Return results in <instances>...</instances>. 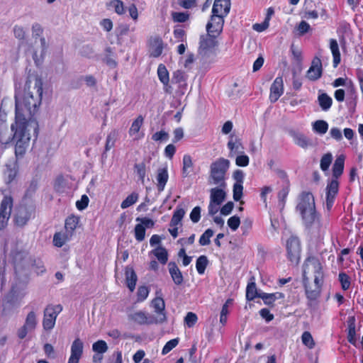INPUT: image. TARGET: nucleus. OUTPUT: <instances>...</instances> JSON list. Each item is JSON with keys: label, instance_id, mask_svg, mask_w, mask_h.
I'll use <instances>...</instances> for the list:
<instances>
[{"label": "nucleus", "instance_id": "nucleus-37", "mask_svg": "<svg viewBox=\"0 0 363 363\" xmlns=\"http://www.w3.org/2000/svg\"><path fill=\"white\" fill-rule=\"evenodd\" d=\"M40 48H41L40 56L38 57L36 52H35L33 55V58L35 62V65L37 67L40 65V64L42 61V59H43V56L45 53L47 48H48V44H47L46 40L44 37H43V36L40 37Z\"/></svg>", "mask_w": 363, "mask_h": 363}, {"label": "nucleus", "instance_id": "nucleus-46", "mask_svg": "<svg viewBox=\"0 0 363 363\" xmlns=\"http://www.w3.org/2000/svg\"><path fill=\"white\" fill-rule=\"evenodd\" d=\"M92 350L96 353L103 354L108 350V345L104 340H100L92 345Z\"/></svg>", "mask_w": 363, "mask_h": 363}, {"label": "nucleus", "instance_id": "nucleus-31", "mask_svg": "<svg viewBox=\"0 0 363 363\" xmlns=\"http://www.w3.org/2000/svg\"><path fill=\"white\" fill-rule=\"evenodd\" d=\"M294 141L296 145L303 149H308L313 145L312 140L303 133L295 134L294 135Z\"/></svg>", "mask_w": 363, "mask_h": 363}, {"label": "nucleus", "instance_id": "nucleus-53", "mask_svg": "<svg viewBox=\"0 0 363 363\" xmlns=\"http://www.w3.org/2000/svg\"><path fill=\"white\" fill-rule=\"evenodd\" d=\"M242 191H243L242 184L235 183L233 185V197L235 201H238L241 199L242 194H243Z\"/></svg>", "mask_w": 363, "mask_h": 363}, {"label": "nucleus", "instance_id": "nucleus-11", "mask_svg": "<svg viewBox=\"0 0 363 363\" xmlns=\"http://www.w3.org/2000/svg\"><path fill=\"white\" fill-rule=\"evenodd\" d=\"M128 320L140 325L157 324L156 317L143 311H138L130 313L128 314Z\"/></svg>", "mask_w": 363, "mask_h": 363}, {"label": "nucleus", "instance_id": "nucleus-62", "mask_svg": "<svg viewBox=\"0 0 363 363\" xmlns=\"http://www.w3.org/2000/svg\"><path fill=\"white\" fill-rule=\"evenodd\" d=\"M177 256L182 259V264L184 267L188 266L192 260V257L186 255V250L184 247L179 250Z\"/></svg>", "mask_w": 363, "mask_h": 363}, {"label": "nucleus", "instance_id": "nucleus-19", "mask_svg": "<svg viewBox=\"0 0 363 363\" xmlns=\"http://www.w3.org/2000/svg\"><path fill=\"white\" fill-rule=\"evenodd\" d=\"M169 179V174L167 167H160L157 170L156 180H157V189L159 192L164 191V187Z\"/></svg>", "mask_w": 363, "mask_h": 363}, {"label": "nucleus", "instance_id": "nucleus-45", "mask_svg": "<svg viewBox=\"0 0 363 363\" xmlns=\"http://www.w3.org/2000/svg\"><path fill=\"white\" fill-rule=\"evenodd\" d=\"M135 173L139 177V179L143 182L146 176V166L145 162L136 163L134 165Z\"/></svg>", "mask_w": 363, "mask_h": 363}, {"label": "nucleus", "instance_id": "nucleus-6", "mask_svg": "<svg viewBox=\"0 0 363 363\" xmlns=\"http://www.w3.org/2000/svg\"><path fill=\"white\" fill-rule=\"evenodd\" d=\"M61 304H48L45 310L43 319V327L45 330H51L55 325L58 315L62 311Z\"/></svg>", "mask_w": 363, "mask_h": 363}, {"label": "nucleus", "instance_id": "nucleus-13", "mask_svg": "<svg viewBox=\"0 0 363 363\" xmlns=\"http://www.w3.org/2000/svg\"><path fill=\"white\" fill-rule=\"evenodd\" d=\"M225 17L212 13L210 21L206 24V31L208 33L218 35L223 30Z\"/></svg>", "mask_w": 363, "mask_h": 363}, {"label": "nucleus", "instance_id": "nucleus-16", "mask_svg": "<svg viewBox=\"0 0 363 363\" xmlns=\"http://www.w3.org/2000/svg\"><path fill=\"white\" fill-rule=\"evenodd\" d=\"M283 94V78L282 76H278L271 85L269 99L272 103H275Z\"/></svg>", "mask_w": 363, "mask_h": 363}, {"label": "nucleus", "instance_id": "nucleus-27", "mask_svg": "<svg viewBox=\"0 0 363 363\" xmlns=\"http://www.w3.org/2000/svg\"><path fill=\"white\" fill-rule=\"evenodd\" d=\"M345 157L343 155L338 156L333 165V177L332 179H338L343 173L345 167Z\"/></svg>", "mask_w": 363, "mask_h": 363}, {"label": "nucleus", "instance_id": "nucleus-40", "mask_svg": "<svg viewBox=\"0 0 363 363\" xmlns=\"http://www.w3.org/2000/svg\"><path fill=\"white\" fill-rule=\"evenodd\" d=\"M313 130L320 135H323L327 133L328 130V124L325 121L318 120L313 124Z\"/></svg>", "mask_w": 363, "mask_h": 363}, {"label": "nucleus", "instance_id": "nucleus-50", "mask_svg": "<svg viewBox=\"0 0 363 363\" xmlns=\"http://www.w3.org/2000/svg\"><path fill=\"white\" fill-rule=\"evenodd\" d=\"M108 6L113 8L115 12L119 15L124 13V5L121 0H112L108 3Z\"/></svg>", "mask_w": 363, "mask_h": 363}, {"label": "nucleus", "instance_id": "nucleus-48", "mask_svg": "<svg viewBox=\"0 0 363 363\" xmlns=\"http://www.w3.org/2000/svg\"><path fill=\"white\" fill-rule=\"evenodd\" d=\"M135 238L137 241L141 242L145 238V226L140 223L135 225Z\"/></svg>", "mask_w": 363, "mask_h": 363}, {"label": "nucleus", "instance_id": "nucleus-44", "mask_svg": "<svg viewBox=\"0 0 363 363\" xmlns=\"http://www.w3.org/2000/svg\"><path fill=\"white\" fill-rule=\"evenodd\" d=\"M213 234L214 232L212 229L208 228L206 230L199 238V244L201 246L208 245L211 243L210 239L213 235Z\"/></svg>", "mask_w": 363, "mask_h": 363}, {"label": "nucleus", "instance_id": "nucleus-4", "mask_svg": "<svg viewBox=\"0 0 363 363\" xmlns=\"http://www.w3.org/2000/svg\"><path fill=\"white\" fill-rule=\"evenodd\" d=\"M302 277L306 298L316 301L320 296L324 283L323 269L318 257L310 256L305 259Z\"/></svg>", "mask_w": 363, "mask_h": 363}, {"label": "nucleus", "instance_id": "nucleus-33", "mask_svg": "<svg viewBox=\"0 0 363 363\" xmlns=\"http://www.w3.org/2000/svg\"><path fill=\"white\" fill-rule=\"evenodd\" d=\"M330 49L333 55V65L334 67H336L340 62V53L339 50V45L335 39L330 40Z\"/></svg>", "mask_w": 363, "mask_h": 363}, {"label": "nucleus", "instance_id": "nucleus-12", "mask_svg": "<svg viewBox=\"0 0 363 363\" xmlns=\"http://www.w3.org/2000/svg\"><path fill=\"white\" fill-rule=\"evenodd\" d=\"M326 206L330 211L335 203V198L337 197L339 191V182L338 179H332L329 181L326 186Z\"/></svg>", "mask_w": 363, "mask_h": 363}, {"label": "nucleus", "instance_id": "nucleus-22", "mask_svg": "<svg viewBox=\"0 0 363 363\" xmlns=\"http://www.w3.org/2000/svg\"><path fill=\"white\" fill-rule=\"evenodd\" d=\"M169 273L174 283L176 285H182L184 282L182 273L175 262L168 263Z\"/></svg>", "mask_w": 363, "mask_h": 363}, {"label": "nucleus", "instance_id": "nucleus-21", "mask_svg": "<svg viewBox=\"0 0 363 363\" xmlns=\"http://www.w3.org/2000/svg\"><path fill=\"white\" fill-rule=\"evenodd\" d=\"M228 148L230 150L229 157H233L235 155H238L244 152V147L241 143V140L234 138L232 135L228 142Z\"/></svg>", "mask_w": 363, "mask_h": 363}, {"label": "nucleus", "instance_id": "nucleus-7", "mask_svg": "<svg viewBox=\"0 0 363 363\" xmlns=\"http://www.w3.org/2000/svg\"><path fill=\"white\" fill-rule=\"evenodd\" d=\"M218 35L212 33L201 35L199 55L203 59L208 57L211 55L214 54V49L217 46L218 42L216 38Z\"/></svg>", "mask_w": 363, "mask_h": 363}, {"label": "nucleus", "instance_id": "nucleus-25", "mask_svg": "<svg viewBox=\"0 0 363 363\" xmlns=\"http://www.w3.org/2000/svg\"><path fill=\"white\" fill-rule=\"evenodd\" d=\"M72 238L73 237L65 230V232H56L53 235V245L57 247H62L67 242L70 241Z\"/></svg>", "mask_w": 363, "mask_h": 363}, {"label": "nucleus", "instance_id": "nucleus-59", "mask_svg": "<svg viewBox=\"0 0 363 363\" xmlns=\"http://www.w3.org/2000/svg\"><path fill=\"white\" fill-rule=\"evenodd\" d=\"M323 69H308L306 77L311 81H315L321 77Z\"/></svg>", "mask_w": 363, "mask_h": 363}, {"label": "nucleus", "instance_id": "nucleus-47", "mask_svg": "<svg viewBox=\"0 0 363 363\" xmlns=\"http://www.w3.org/2000/svg\"><path fill=\"white\" fill-rule=\"evenodd\" d=\"M338 279L344 291L350 289L351 285L350 277L345 272H340L338 276Z\"/></svg>", "mask_w": 363, "mask_h": 363}, {"label": "nucleus", "instance_id": "nucleus-26", "mask_svg": "<svg viewBox=\"0 0 363 363\" xmlns=\"http://www.w3.org/2000/svg\"><path fill=\"white\" fill-rule=\"evenodd\" d=\"M125 282L127 287L133 292L136 286L138 277L132 267H126L125 269Z\"/></svg>", "mask_w": 363, "mask_h": 363}, {"label": "nucleus", "instance_id": "nucleus-15", "mask_svg": "<svg viewBox=\"0 0 363 363\" xmlns=\"http://www.w3.org/2000/svg\"><path fill=\"white\" fill-rule=\"evenodd\" d=\"M152 307L154 308L155 313L157 315V323H163L167 321V315L165 312V303L162 297H155L152 301Z\"/></svg>", "mask_w": 363, "mask_h": 363}, {"label": "nucleus", "instance_id": "nucleus-2", "mask_svg": "<svg viewBox=\"0 0 363 363\" xmlns=\"http://www.w3.org/2000/svg\"><path fill=\"white\" fill-rule=\"evenodd\" d=\"M296 211L301 216L303 226L310 233L318 236L325 234L328 223L322 221L321 214L316 210L315 199L311 192L301 193Z\"/></svg>", "mask_w": 363, "mask_h": 363}, {"label": "nucleus", "instance_id": "nucleus-9", "mask_svg": "<svg viewBox=\"0 0 363 363\" xmlns=\"http://www.w3.org/2000/svg\"><path fill=\"white\" fill-rule=\"evenodd\" d=\"M12 208V197L4 196L0 203V230H4L7 226Z\"/></svg>", "mask_w": 363, "mask_h": 363}, {"label": "nucleus", "instance_id": "nucleus-14", "mask_svg": "<svg viewBox=\"0 0 363 363\" xmlns=\"http://www.w3.org/2000/svg\"><path fill=\"white\" fill-rule=\"evenodd\" d=\"M148 52L150 56L157 57L162 53L164 43L159 35L151 36L147 40Z\"/></svg>", "mask_w": 363, "mask_h": 363}, {"label": "nucleus", "instance_id": "nucleus-49", "mask_svg": "<svg viewBox=\"0 0 363 363\" xmlns=\"http://www.w3.org/2000/svg\"><path fill=\"white\" fill-rule=\"evenodd\" d=\"M31 267L32 271L38 276L43 274L46 271L44 264L40 259L34 260Z\"/></svg>", "mask_w": 363, "mask_h": 363}, {"label": "nucleus", "instance_id": "nucleus-32", "mask_svg": "<svg viewBox=\"0 0 363 363\" xmlns=\"http://www.w3.org/2000/svg\"><path fill=\"white\" fill-rule=\"evenodd\" d=\"M150 254L153 255L158 262L164 265L168 261V252L167 249L162 246H158L150 251Z\"/></svg>", "mask_w": 363, "mask_h": 363}, {"label": "nucleus", "instance_id": "nucleus-41", "mask_svg": "<svg viewBox=\"0 0 363 363\" xmlns=\"http://www.w3.org/2000/svg\"><path fill=\"white\" fill-rule=\"evenodd\" d=\"M117 132L116 130H112L109 133L106 137V141L105 145L104 152L106 153L108 150H110L112 147H114L115 143L116 140Z\"/></svg>", "mask_w": 363, "mask_h": 363}, {"label": "nucleus", "instance_id": "nucleus-55", "mask_svg": "<svg viewBox=\"0 0 363 363\" xmlns=\"http://www.w3.org/2000/svg\"><path fill=\"white\" fill-rule=\"evenodd\" d=\"M149 294V289L146 286H140L137 291V301L142 302L145 301Z\"/></svg>", "mask_w": 363, "mask_h": 363}, {"label": "nucleus", "instance_id": "nucleus-36", "mask_svg": "<svg viewBox=\"0 0 363 363\" xmlns=\"http://www.w3.org/2000/svg\"><path fill=\"white\" fill-rule=\"evenodd\" d=\"M260 294L257 292L256 284L255 282L248 283L246 288V299L253 301L256 298H259Z\"/></svg>", "mask_w": 363, "mask_h": 363}, {"label": "nucleus", "instance_id": "nucleus-42", "mask_svg": "<svg viewBox=\"0 0 363 363\" xmlns=\"http://www.w3.org/2000/svg\"><path fill=\"white\" fill-rule=\"evenodd\" d=\"M138 199V194L133 192L128 195L121 203V207L123 209L127 208L137 202Z\"/></svg>", "mask_w": 363, "mask_h": 363}, {"label": "nucleus", "instance_id": "nucleus-38", "mask_svg": "<svg viewBox=\"0 0 363 363\" xmlns=\"http://www.w3.org/2000/svg\"><path fill=\"white\" fill-rule=\"evenodd\" d=\"M208 260L206 256L205 255H201L199 256L196 262V269L199 274H203L205 272V270L208 266Z\"/></svg>", "mask_w": 363, "mask_h": 363}, {"label": "nucleus", "instance_id": "nucleus-30", "mask_svg": "<svg viewBox=\"0 0 363 363\" xmlns=\"http://www.w3.org/2000/svg\"><path fill=\"white\" fill-rule=\"evenodd\" d=\"M31 218V213L26 208H23L18 211L16 213L14 222L18 226L25 225Z\"/></svg>", "mask_w": 363, "mask_h": 363}, {"label": "nucleus", "instance_id": "nucleus-20", "mask_svg": "<svg viewBox=\"0 0 363 363\" xmlns=\"http://www.w3.org/2000/svg\"><path fill=\"white\" fill-rule=\"evenodd\" d=\"M80 217L74 214L68 216L65 220V230L72 237L75 235V230L79 227Z\"/></svg>", "mask_w": 363, "mask_h": 363}, {"label": "nucleus", "instance_id": "nucleus-54", "mask_svg": "<svg viewBox=\"0 0 363 363\" xmlns=\"http://www.w3.org/2000/svg\"><path fill=\"white\" fill-rule=\"evenodd\" d=\"M186 82V76L182 69H177L172 76V82L176 84H182Z\"/></svg>", "mask_w": 363, "mask_h": 363}, {"label": "nucleus", "instance_id": "nucleus-64", "mask_svg": "<svg viewBox=\"0 0 363 363\" xmlns=\"http://www.w3.org/2000/svg\"><path fill=\"white\" fill-rule=\"evenodd\" d=\"M240 225V220L238 216H233L228 218V225L232 230H236Z\"/></svg>", "mask_w": 363, "mask_h": 363}, {"label": "nucleus", "instance_id": "nucleus-3", "mask_svg": "<svg viewBox=\"0 0 363 363\" xmlns=\"http://www.w3.org/2000/svg\"><path fill=\"white\" fill-rule=\"evenodd\" d=\"M296 211L301 216L303 226L310 233L318 236L325 234L328 223L322 221L321 214L316 210L315 199L311 192L301 193Z\"/></svg>", "mask_w": 363, "mask_h": 363}, {"label": "nucleus", "instance_id": "nucleus-34", "mask_svg": "<svg viewBox=\"0 0 363 363\" xmlns=\"http://www.w3.org/2000/svg\"><path fill=\"white\" fill-rule=\"evenodd\" d=\"M182 177H186L189 176V173L192 171L194 163L192 161V158L189 155H184L182 160Z\"/></svg>", "mask_w": 363, "mask_h": 363}, {"label": "nucleus", "instance_id": "nucleus-5", "mask_svg": "<svg viewBox=\"0 0 363 363\" xmlns=\"http://www.w3.org/2000/svg\"><path fill=\"white\" fill-rule=\"evenodd\" d=\"M230 167V161L223 157H219L213 162L210 166L208 183L218 187L226 188V174Z\"/></svg>", "mask_w": 363, "mask_h": 363}, {"label": "nucleus", "instance_id": "nucleus-39", "mask_svg": "<svg viewBox=\"0 0 363 363\" xmlns=\"http://www.w3.org/2000/svg\"><path fill=\"white\" fill-rule=\"evenodd\" d=\"M185 215V211L182 208H177L174 211L170 221V226H177L182 220Z\"/></svg>", "mask_w": 363, "mask_h": 363}, {"label": "nucleus", "instance_id": "nucleus-17", "mask_svg": "<svg viewBox=\"0 0 363 363\" xmlns=\"http://www.w3.org/2000/svg\"><path fill=\"white\" fill-rule=\"evenodd\" d=\"M83 342L79 338H76L71 346V354L67 363H79L83 354Z\"/></svg>", "mask_w": 363, "mask_h": 363}, {"label": "nucleus", "instance_id": "nucleus-43", "mask_svg": "<svg viewBox=\"0 0 363 363\" xmlns=\"http://www.w3.org/2000/svg\"><path fill=\"white\" fill-rule=\"evenodd\" d=\"M301 340L303 344L309 349H313L315 345V341L311 333L308 331L303 333L301 335Z\"/></svg>", "mask_w": 363, "mask_h": 363}, {"label": "nucleus", "instance_id": "nucleus-63", "mask_svg": "<svg viewBox=\"0 0 363 363\" xmlns=\"http://www.w3.org/2000/svg\"><path fill=\"white\" fill-rule=\"evenodd\" d=\"M31 31L33 38L36 39L38 37H42L43 28L40 23H34L32 25Z\"/></svg>", "mask_w": 363, "mask_h": 363}, {"label": "nucleus", "instance_id": "nucleus-35", "mask_svg": "<svg viewBox=\"0 0 363 363\" xmlns=\"http://www.w3.org/2000/svg\"><path fill=\"white\" fill-rule=\"evenodd\" d=\"M318 100L322 110L328 111L333 104V100L327 94L323 93L318 96Z\"/></svg>", "mask_w": 363, "mask_h": 363}, {"label": "nucleus", "instance_id": "nucleus-61", "mask_svg": "<svg viewBox=\"0 0 363 363\" xmlns=\"http://www.w3.org/2000/svg\"><path fill=\"white\" fill-rule=\"evenodd\" d=\"M172 17L174 22L184 23L189 19V15L184 12H173Z\"/></svg>", "mask_w": 363, "mask_h": 363}, {"label": "nucleus", "instance_id": "nucleus-52", "mask_svg": "<svg viewBox=\"0 0 363 363\" xmlns=\"http://www.w3.org/2000/svg\"><path fill=\"white\" fill-rule=\"evenodd\" d=\"M333 160V156L331 153H326L325 154L320 160V169L323 171H326L328 169L329 167L331 164Z\"/></svg>", "mask_w": 363, "mask_h": 363}, {"label": "nucleus", "instance_id": "nucleus-1", "mask_svg": "<svg viewBox=\"0 0 363 363\" xmlns=\"http://www.w3.org/2000/svg\"><path fill=\"white\" fill-rule=\"evenodd\" d=\"M42 97V78L37 74L31 73V69H29L23 96H20L18 92L15 94V120L11 125V131L6 121L0 120V143L8 145L15 141V155L17 159L25 155L29 146L30 134L28 127L33 123L35 140L38 138L39 127L33 118L41 104Z\"/></svg>", "mask_w": 363, "mask_h": 363}, {"label": "nucleus", "instance_id": "nucleus-28", "mask_svg": "<svg viewBox=\"0 0 363 363\" xmlns=\"http://www.w3.org/2000/svg\"><path fill=\"white\" fill-rule=\"evenodd\" d=\"M259 298L262 299L264 303L270 307L274 306V302L278 299L284 298V294L281 292L275 293H260Z\"/></svg>", "mask_w": 363, "mask_h": 363}, {"label": "nucleus", "instance_id": "nucleus-8", "mask_svg": "<svg viewBox=\"0 0 363 363\" xmlns=\"http://www.w3.org/2000/svg\"><path fill=\"white\" fill-rule=\"evenodd\" d=\"M287 258L291 262L298 263L301 256V243L296 236H291L286 244Z\"/></svg>", "mask_w": 363, "mask_h": 363}, {"label": "nucleus", "instance_id": "nucleus-18", "mask_svg": "<svg viewBox=\"0 0 363 363\" xmlns=\"http://www.w3.org/2000/svg\"><path fill=\"white\" fill-rule=\"evenodd\" d=\"M230 0H215L212 8V13L226 17L230 12Z\"/></svg>", "mask_w": 363, "mask_h": 363}, {"label": "nucleus", "instance_id": "nucleus-60", "mask_svg": "<svg viewBox=\"0 0 363 363\" xmlns=\"http://www.w3.org/2000/svg\"><path fill=\"white\" fill-rule=\"evenodd\" d=\"M197 320L198 318L196 313L189 312L184 318V323L189 328H191L196 323Z\"/></svg>", "mask_w": 363, "mask_h": 363}, {"label": "nucleus", "instance_id": "nucleus-29", "mask_svg": "<svg viewBox=\"0 0 363 363\" xmlns=\"http://www.w3.org/2000/svg\"><path fill=\"white\" fill-rule=\"evenodd\" d=\"M225 189L218 186L211 189L210 191V201L217 205H220L226 196Z\"/></svg>", "mask_w": 363, "mask_h": 363}, {"label": "nucleus", "instance_id": "nucleus-58", "mask_svg": "<svg viewBox=\"0 0 363 363\" xmlns=\"http://www.w3.org/2000/svg\"><path fill=\"white\" fill-rule=\"evenodd\" d=\"M179 343V338H174L169 340L166 342L164 346L162 348V354H166L169 353L172 350L177 346Z\"/></svg>", "mask_w": 363, "mask_h": 363}, {"label": "nucleus", "instance_id": "nucleus-56", "mask_svg": "<svg viewBox=\"0 0 363 363\" xmlns=\"http://www.w3.org/2000/svg\"><path fill=\"white\" fill-rule=\"evenodd\" d=\"M291 51L293 56V60L295 65L298 66L302 60L301 51L297 48L294 45H291Z\"/></svg>", "mask_w": 363, "mask_h": 363}, {"label": "nucleus", "instance_id": "nucleus-51", "mask_svg": "<svg viewBox=\"0 0 363 363\" xmlns=\"http://www.w3.org/2000/svg\"><path fill=\"white\" fill-rule=\"evenodd\" d=\"M13 35L20 40H23L26 37V32L22 26L15 25L13 28Z\"/></svg>", "mask_w": 363, "mask_h": 363}, {"label": "nucleus", "instance_id": "nucleus-24", "mask_svg": "<svg viewBox=\"0 0 363 363\" xmlns=\"http://www.w3.org/2000/svg\"><path fill=\"white\" fill-rule=\"evenodd\" d=\"M347 341L353 345H355L357 342V338H356V320L354 316H349L347 320Z\"/></svg>", "mask_w": 363, "mask_h": 363}, {"label": "nucleus", "instance_id": "nucleus-23", "mask_svg": "<svg viewBox=\"0 0 363 363\" xmlns=\"http://www.w3.org/2000/svg\"><path fill=\"white\" fill-rule=\"evenodd\" d=\"M144 123V117L142 115H139L132 123L130 128H129L128 133L130 136H135V140H139L144 136L142 133L140 135L139 131L143 126Z\"/></svg>", "mask_w": 363, "mask_h": 363}, {"label": "nucleus", "instance_id": "nucleus-10", "mask_svg": "<svg viewBox=\"0 0 363 363\" xmlns=\"http://www.w3.org/2000/svg\"><path fill=\"white\" fill-rule=\"evenodd\" d=\"M38 321L36 314L34 311L28 313L25 323L17 331V336L19 339H24L29 332L34 330L37 326Z\"/></svg>", "mask_w": 363, "mask_h": 363}, {"label": "nucleus", "instance_id": "nucleus-57", "mask_svg": "<svg viewBox=\"0 0 363 363\" xmlns=\"http://www.w3.org/2000/svg\"><path fill=\"white\" fill-rule=\"evenodd\" d=\"M250 163L249 157L243 153H240L235 158V164L238 167H245Z\"/></svg>", "mask_w": 363, "mask_h": 363}]
</instances>
